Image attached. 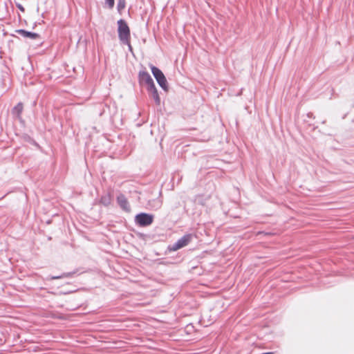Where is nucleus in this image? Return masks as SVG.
Wrapping results in <instances>:
<instances>
[{"label": "nucleus", "instance_id": "obj_18", "mask_svg": "<svg viewBox=\"0 0 354 354\" xmlns=\"http://www.w3.org/2000/svg\"><path fill=\"white\" fill-rule=\"evenodd\" d=\"M32 143H33L35 146H37V147H39V146L37 145V143L35 141H32Z\"/></svg>", "mask_w": 354, "mask_h": 354}, {"label": "nucleus", "instance_id": "obj_5", "mask_svg": "<svg viewBox=\"0 0 354 354\" xmlns=\"http://www.w3.org/2000/svg\"><path fill=\"white\" fill-rule=\"evenodd\" d=\"M138 82L140 85L145 84L147 86V90L149 89L152 86H155L154 82L149 75V73L146 71H140L138 73Z\"/></svg>", "mask_w": 354, "mask_h": 354}, {"label": "nucleus", "instance_id": "obj_1", "mask_svg": "<svg viewBox=\"0 0 354 354\" xmlns=\"http://www.w3.org/2000/svg\"><path fill=\"white\" fill-rule=\"evenodd\" d=\"M118 37L122 44H127L131 38L130 28L124 19L118 21Z\"/></svg>", "mask_w": 354, "mask_h": 354}, {"label": "nucleus", "instance_id": "obj_20", "mask_svg": "<svg viewBox=\"0 0 354 354\" xmlns=\"http://www.w3.org/2000/svg\"><path fill=\"white\" fill-rule=\"evenodd\" d=\"M41 17H44V12L41 13Z\"/></svg>", "mask_w": 354, "mask_h": 354}, {"label": "nucleus", "instance_id": "obj_6", "mask_svg": "<svg viewBox=\"0 0 354 354\" xmlns=\"http://www.w3.org/2000/svg\"><path fill=\"white\" fill-rule=\"evenodd\" d=\"M117 203L120 207L126 212H131V207L126 196L123 194H120L116 198Z\"/></svg>", "mask_w": 354, "mask_h": 354}, {"label": "nucleus", "instance_id": "obj_14", "mask_svg": "<svg viewBox=\"0 0 354 354\" xmlns=\"http://www.w3.org/2000/svg\"><path fill=\"white\" fill-rule=\"evenodd\" d=\"M16 6L17 8L20 10L21 12H24L25 11V9L23 7V6L20 3H16Z\"/></svg>", "mask_w": 354, "mask_h": 354}, {"label": "nucleus", "instance_id": "obj_3", "mask_svg": "<svg viewBox=\"0 0 354 354\" xmlns=\"http://www.w3.org/2000/svg\"><path fill=\"white\" fill-rule=\"evenodd\" d=\"M194 236L192 234H186L178 239L174 243L169 245L167 248L168 250L176 251L186 245H187L192 240Z\"/></svg>", "mask_w": 354, "mask_h": 354}, {"label": "nucleus", "instance_id": "obj_12", "mask_svg": "<svg viewBox=\"0 0 354 354\" xmlns=\"http://www.w3.org/2000/svg\"><path fill=\"white\" fill-rule=\"evenodd\" d=\"M126 6V0H118L117 10L121 12Z\"/></svg>", "mask_w": 354, "mask_h": 354}, {"label": "nucleus", "instance_id": "obj_11", "mask_svg": "<svg viewBox=\"0 0 354 354\" xmlns=\"http://www.w3.org/2000/svg\"><path fill=\"white\" fill-rule=\"evenodd\" d=\"M75 273V272H64L62 274L59 276H48L47 279H57L64 277H71Z\"/></svg>", "mask_w": 354, "mask_h": 354}, {"label": "nucleus", "instance_id": "obj_13", "mask_svg": "<svg viewBox=\"0 0 354 354\" xmlns=\"http://www.w3.org/2000/svg\"><path fill=\"white\" fill-rule=\"evenodd\" d=\"M105 1L108 4L109 8H113L115 0H105Z\"/></svg>", "mask_w": 354, "mask_h": 354}, {"label": "nucleus", "instance_id": "obj_4", "mask_svg": "<svg viewBox=\"0 0 354 354\" xmlns=\"http://www.w3.org/2000/svg\"><path fill=\"white\" fill-rule=\"evenodd\" d=\"M153 221V216L148 213L141 212L135 216V223L140 227L149 226Z\"/></svg>", "mask_w": 354, "mask_h": 354}, {"label": "nucleus", "instance_id": "obj_2", "mask_svg": "<svg viewBox=\"0 0 354 354\" xmlns=\"http://www.w3.org/2000/svg\"><path fill=\"white\" fill-rule=\"evenodd\" d=\"M149 66L151 70V73L153 77H155L156 80L157 81L158 84H159V86L165 91H167L169 88L168 84L164 73L160 68L152 64H150Z\"/></svg>", "mask_w": 354, "mask_h": 354}, {"label": "nucleus", "instance_id": "obj_16", "mask_svg": "<svg viewBox=\"0 0 354 354\" xmlns=\"http://www.w3.org/2000/svg\"><path fill=\"white\" fill-rule=\"evenodd\" d=\"M124 44L128 46L129 51L131 52L133 50V48H132V46L131 45L130 40H129V42L127 44Z\"/></svg>", "mask_w": 354, "mask_h": 354}, {"label": "nucleus", "instance_id": "obj_7", "mask_svg": "<svg viewBox=\"0 0 354 354\" xmlns=\"http://www.w3.org/2000/svg\"><path fill=\"white\" fill-rule=\"evenodd\" d=\"M17 32L25 38H30L32 39H35L40 37L39 35H38L37 33L30 32L24 29H19L17 30Z\"/></svg>", "mask_w": 354, "mask_h": 354}, {"label": "nucleus", "instance_id": "obj_19", "mask_svg": "<svg viewBox=\"0 0 354 354\" xmlns=\"http://www.w3.org/2000/svg\"><path fill=\"white\" fill-rule=\"evenodd\" d=\"M160 205H161V203H160V202H158V207H160Z\"/></svg>", "mask_w": 354, "mask_h": 354}, {"label": "nucleus", "instance_id": "obj_17", "mask_svg": "<svg viewBox=\"0 0 354 354\" xmlns=\"http://www.w3.org/2000/svg\"><path fill=\"white\" fill-rule=\"evenodd\" d=\"M261 354H274V353L273 352H266V353H263Z\"/></svg>", "mask_w": 354, "mask_h": 354}, {"label": "nucleus", "instance_id": "obj_15", "mask_svg": "<svg viewBox=\"0 0 354 354\" xmlns=\"http://www.w3.org/2000/svg\"><path fill=\"white\" fill-rule=\"evenodd\" d=\"M8 77V73H5L4 75H3V84H6V78Z\"/></svg>", "mask_w": 354, "mask_h": 354}, {"label": "nucleus", "instance_id": "obj_10", "mask_svg": "<svg viewBox=\"0 0 354 354\" xmlns=\"http://www.w3.org/2000/svg\"><path fill=\"white\" fill-rule=\"evenodd\" d=\"M112 201V195L111 192H107L102 195L100 203L105 207L109 206Z\"/></svg>", "mask_w": 354, "mask_h": 354}, {"label": "nucleus", "instance_id": "obj_9", "mask_svg": "<svg viewBox=\"0 0 354 354\" xmlns=\"http://www.w3.org/2000/svg\"><path fill=\"white\" fill-rule=\"evenodd\" d=\"M149 93H150L151 96L153 97L156 105L160 104V97L159 96L158 90L156 86H152L149 89L147 90Z\"/></svg>", "mask_w": 354, "mask_h": 354}, {"label": "nucleus", "instance_id": "obj_8", "mask_svg": "<svg viewBox=\"0 0 354 354\" xmlns=\"http://www.w3.org/2000/svg\"><path fill=\"white\" fill-rule=\"evenodd\" d=\"M24 109V104L22 102H19L12 110V114L17 119L21 120V113Z\"/></svg>", "mask_w": 354, "mask_h": 354}]
</instances>
